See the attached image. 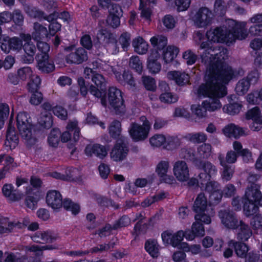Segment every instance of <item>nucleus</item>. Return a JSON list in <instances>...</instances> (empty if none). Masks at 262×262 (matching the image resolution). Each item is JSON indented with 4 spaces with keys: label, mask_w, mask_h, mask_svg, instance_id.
<instances>
[{
    "label": "nucleus",
    "mask_w": 262,
    "mask_h": 262,
    "mask_svg": "<svg viewBox=\"0 0 262 262\" xmlns=\"http://www.w3.org/2000/svg\"><path fill=\"white\" fill-rule=\"evenodd\" d=\"M246 27L247 23L245 21L237 22L233 19H228L223 27L211 29L207 32L206 37L207 42L204 41V36L202 33L196 32L194 35V40L197 44L200 45L201 49L204 50L201 57L206 54L218 66L228 65L225 62L227 57V50L218 48L215 43H231L236 39H246L248 35Z\"/></svg>",
    "instance_id": "obj_1"
},
{
    "label": "nucleus",
    "mask_w": 262,
    "mask_h": 262,
    "mask_svg": "<svg viewBox=\"0 0 262 262\" xmlns=\"http://www.w3.org/2000/svg\"><path fill=\"white\" fill-rule=\"evenodd\" d=\"M202 59L207 67L205 83L194 91L199 96L208 97L202 102V107L214 112L222 107L219 99L227 94L225 85L236 76V73L228 65L215 64L206 54L202 56Z\"/></svg>",
    "instance_id": "obj_2"
},
{
    "label": "nucleus",
    "mask_w": 262,
    "mask_h": 262,
    "mask_svg": "<svg viewBox=\"0 0 262 262\" xmlns=\"http://www.w3.org/2000/svg\"><path fill=\"white\" fill-rule=\"evenodd\" d=\"M200 169L204 171L199 173L196 184L202 189L210 193L209 202L211 204L218 203L221 200L223 194L218 189L219 185L216 182L210 181V178L216 172L215 167L211 163H205L199 166ZM195 182L194 183L195 184Z\"/></svg>",
    "instance_id": "obj_3"
},
{
    "label": "nucleus",
    "mask_w": 262,
    "mask_h": 262,
    "mask_svg": "<svg viewBox=\"0 0 262 262\" xmlns=\"http://www.w3.org/2000/svg\"><path fill=\"white\" fill-rule=\"evenodd\" d=\"M259 178L256 174L248 178L249 184L243 199L244 212L246 216L254 215L258 211L259 206H262V194L259 186L254 183Z\"/></svg>",
    "instance_id": "obj_4"
},
{
    "label": "nucleus",
    "mask_w": 262,
    "mask_h": 262,
    "mask_svg": "<svg viewBox=\"0 0 262 262\" xmlns=\"http://www.w3.org/2000/svg\"><path fill=\"white\" fill-rule=\"evenodd\" d=\"M219 217L222 225L228 229L239 228L237 238L242 241H247L252 235V231L247 225L242 221H238L235 215L227 210H221L219 212Z\"/></svg>",
    "instance_id": "obj_5"
},
{
    "label": "nucleus",
    "mask_w": 262,
    "mask_h": 262,
    "mask_svg": "<svg viewBox=\"0 0 262 262\" xmlns=\"http://www.w3.org/2000/svg\"><path fill=\"white\" fill-rule=\"evenodd\" d=\"M48 205L55 211H59L63 206L64 208L71 211L73 214H78L80 210L79 205L70 200L62 201L61 194L57 191L51 190L48 192L46 196Z\"/></svg>",
    "instance_id": "obj_6"
},
{
    "label": "nucleus",
    "mask_w": 262,
    "mask_h": 262,
    "mask_svg": "<svg viewBox=\"0 0 262 262\" xmlns=\"http://www.w3.org/2000/svg\"><path fill=\"white\" fill-rule=\"evenodd\" d=\"M4 195L10 202H16L23 199L26 195V205L27 206L33 209L37 204L38 199L30 195L32 192V189L29 185L25 187V193L16 191L14 189L12 184H5L2 188Z\"/></svg>",
    "instance_id": "obj_7"
},
{
    "label": "nucleus",
    "mask_w": 262,
    "mask_h": 262,
    "mask_svg": "<svg viewBox=\"0 0 262 262\" xmlns=\"http://www.w3.org/2000/svg\"><path fill=\"white\" fill-rule=\"evenodd\" d=\"M42 111L38 120L40 125L46 128H50L53 123L52 116L50 111L52 110L54 114L61 120H65L68 116L67 110L60 105L53 107L50 103L45 102L41 106Z\"/></svg>",
    "instance_id": "obj_8"
},
{
    "label": "nucleus",
    "mask_w": 262,
    "mask_h": 262,
    "mask_svg": "<svg viewBox=\"0 0 262 262\" xmlns=\"http://www.w3.org/2000/svg\"><path fill=\"white\" fill-rule=\"evenodd\" d=\"M101 103L104 106H107L116 114L124 113L125 106L122 97V93L119 89L111 87L108 89L107 99L106 97L101 96Z\"/></svg>",
    "instance_id": "obj_9"
},
{
    "label": "nucleus",
    "mask_w": 262,
    "mask_h": 262,
    "mask_svg": "<svg viewBox=\"0 0 262 262\" xmlns=\"http://www.w3.org/2000/svg\"><path fill=\"white\" fill-rule=\"evenodd\" d=\"M140 119L142 123H132L128 128L129 135L135 142L144 141L147 138L151 129V124L145 117L142 116Z\"/></svg>",
    "instance_id": "obj_10"
},
{
    "label": "nucleus",
    "mask_w": 262,
    "mask_h": 262,
    "mask_svg": "<svg viewBox=\"0 0 262 262\" xmlns=\"http://www.w3.org/2000/svg\"><path fill=\"white\" fill-rule=\"evenodd\" d=\"M17 126L19 133L25 140H33L32 137L33 125L30 116L25 112H20L16 118Z\"/></svg>",
    "instance_id": "obj_11"
},
{
    "label": "nucleus",
    "mask_w": 262,
    "mask_h": 262,
    "mask_svg": "<svg viewBox=\"0 0 262 262\" xmlns=\"http://www.w3.org/2000/svg\"><path fill=\"white\" fill-rule=\"evenodd\" d=\"M185 237V231L179 230L173 233L169 231H166L161 234V238L164 245H170L173 247L182 250L187 248V243L182 242L184 237Z\"/></svg>",
    "instance_id": "obj_12"
},
{
    "label": "nucleus",
    "mask_w": 262,
    "mask_h": 262,
    "mask_svg": "<svg viewBox=\"0 0 262 262\" xmlns=\"http://www.w3.org/2000/svg\"><path fill=\"white\" fill-rule=\"evenodd\" d=\"M97 38L99 42L102 44L108 52L112 54H116L119 52V48L117 45V40L114 35L105 29L98 31Z\"/></svg>",
    "instance_id": "obj_13"
},
{
    "label": "nucleus",
    "mask_w": 262,
    "mask_h": 262,
    "mask_svg": "<svg viewBox=\"0 0 262 262\" xmlns=\"http://www.w3.org/2000/svg\"><path fill=\"white\" fill-rule=\"evenodd\" d=\"M128 149L121 137L117 141L110 152V158L115 162H121L124 160L128 154Z\"/></svg>",
    "instance_id": "obj_14"
},
{
    "label": "nucleus",
    "mask_w": 262,
    "mask_h": 262,
    "mask_svg": "<svg viewBox=\"0 0 262 262\" xmlns=\"http://www.w3.org/2000/svg\"><path fill=\"white\" fill-rule=\"evenodd\" d=\"M92 80L97 88L93 85H90V93L96 98H101L105 90L106 81L104 78L101 74L93 73Z\"/></svg>",
    "instance_id": "obj_15"
},
{
    "label": "nucleus",
    "mask_w": 262,
    "mask_h": 262,
    "mask_svg": "<svg viewBox=\"0 0 262 262\" xmlns=\"http://www.w3.org/2000/svg\"><path fill=\"white\" fill-rule=\"evenodd\" d=\"M259 78V74L257 71H253L250 73L246 78L239 80L235 88V91L239 95H244L249 90L251 84L257 82Z\"/></svg>",
    "instance_id": "obj_16"
},
{
    "label": "nucleus",
    "mask_w": 262,
    "mask_h": 262,
    "mask_svg": "<svg viewBox=\"0 0 262 262\" xmlns=\"http://www.w3.org/2000/svg\"><path fill=\"white\" fill-rule=\"evenodd\" d=\"M173 173L176 179L180 182H186L190 177L189 169L187 164L184 161H176L173 166Z\"/></svg>",
    "instance_id": "obj_17"
},
{
    "label": "nucleus",
    "mask_w": 262,
    "mask_h": 262,
    "mask_svg": "<svg viewBox=\"0 0 262 262\" xmlns=\"http://www.w3.org/2000/svg\"><path fill=\"white\" fill-rule=\"evenodd\" d=\"M213 15L207 8L200 9L192 17L195 25L199 27H204L210 24Z\"/></svg>",
    "instance_id": "obj_18"
},
{
    "label": "nucleus",
    "mask_w": 262,
    "mask_h": 262,
    "mask_svg": "<svg viewBox=\"0 0 262 262\" xmlns=\"http://www.w3.org/2000/svg\"><path fill=\"white\" fill-rule=\"evenodd\" d=\"M20 37L25 41L24 50L26 55L24 60L26 63H31L34 60L36 47L31 42V36L29 34H21L20 35Z\"/></svg>",
    "instance_id": "obj_19"
},
{
    "label": "nucleus",
    "mask_w": 262,
    "mask_h": 262,
    "mask_svg": "<svg viewBox=\"0 0 262 262\" xmlns=\"http://www.w3.org/2000/svg\"><path fill=\"white\" fill-rule=\"evenodd\" d=\"M169 163L167 161H161L157 165L156 172L161 181L172 184L174 181L173 177L168 174Z\"/></svg>",
    "instance_id": "obj_20"
},
{
    "label": "nucleus",
    "mask_w": 262,
    "mask_h": 262,
    "mask_svg": "<svg viewBox=\"0 0 262 262\" xmlns=\"http://www.w3.org/2000/svg\"><path fill=\"white\" fill-rule=\"evenodd\" d=\"M84 154L88 157L94 156L103 159L107 155V149L104 146L99 144H90L85 147Z\"/></svg>",
    "instance_id": "obj_21"
},
{
    "label": "nucleus",
    "mask_w": 262,
    "mask_h": 262,
    "mask_svg": "<svg viewBox=\"0 0 262 262\" xmlns=\"http://www.w3.org/2000/svg\"><path fill=\"white\" fill-rule=\"evenodd\" d=\"M21 39V38L19 39L16 37L12 38L5 37L3 38L4 42H1V49L5 53H9L10 50L18 51L20 50L23 47Z\"/></svg>",
    "instance_id": "obj_22"
},
{
    "label": "nucleus",
    "mask_w": 262,
    "mask_h": 262,
    "mask_svg": "<svg viewBox=\"0 0 262 262\" xmlns=\"http://www.w3.org/2000/svg\"><path fill=\"white\" fill-rule=\"evenodd\" d=\"M160 58L161 54L158 51H150L147 59V69L150 73L157 74L160 71L161 65L158 61Z\"/></svg>",
    "instance_id": "obj_23"
},
{
    "label": "nucleus",
    "mask_w": 262,
    "mask_h": 262,
    "mask_svg": "<svg viewBox=\"0 0 262 262\" xmlns=\"http://www.w3.org/2000/svg\"><path fill=\"white\" fill-rule=\"evenodd\" d=\"M37 68L42 72L49 73L55 70L54 62L49 58V55H37Z\"/></svg>",
    "instance_id": "obj_24"
},
{
    "label": "nucleus",
    "mask_w": 262,
    "mask_h": 262,
    "mask_svg": "<svg viewBox=\"0 0 262 262\" xmlns=\"http://www.w3.org/2000/svg\"><path fill=\"white\" fill-rule=\"evenodd\" d=\"M66 61L69 63L79 64L88 59L86 52L82 48H78L67 55Z\"/></svg>",
    "instance_id": "obj_25"
},
{
    "label": "nucleus",
    "mask_w": 262,
    "mask_h": 262,
    "mask_svg": "<svg viewBox=\"0 0 262 262\" xmlns=\"http://www.w3.org/2000/svg\"><path fill=\"white\" fill-rule=\"evenodd\" d=\"M205 235V229L202 224L195 221L191 226V231L189 229L185 230V238L191 241L196 237L203 236Z\"/></svg>",
    "instance_id": "obj_26"
},
{
    "label": "nucleus",
    "mask_w": 262,
    "mask_h": 262,
    "mask_svg": "<svg viewBox=\"0 0 262 262\" xmlns=\"http://www.w3.org/2000/svg\"><path fill=\"white\" fill-rule=\"evenodd\" d=\"M67 131L62 133L61 140L63 142H67L71 138L70 132H73L74 140L77 141L79 136V128L77 126V121L76 120L70 121L67 126Z\"/></svg>",
    "instance_id": "obj_27"
},
{
    "label": "nucleus",
    "mask_w": 262,
    "mask_h": 262,
    "mask_svg": "<svg viewBox=\"0 0 262 262\" xmlns=\"http://www.w3.org/2000/svg\"><path fill=\"white\" fill-rule=\"evenodd\" d=\"M223 133L228 137L238 138L247 134L246 130L234 124L230 123L225 126L222 129Z\"/></svg>",
    "instance_id": "obj_28"
},
{
    "label": "nucleus",
    "mask_w": 262,
    "mask_h": 262,
    "mask_svg": "<svg viewBox=\"0 0 262 262\" xmlns=\"http://www.w3.org/2000/svg\"><path fill=\"white\" fill-rule=\"evenodd\" d=\"M32 38L39 41L45 38H49L48 30L46 27L39 22L33 24V30L32 32Z\"/></svg>",
    "instance_id": "obj_29"
},
{
    "label": "nucleus",
    "mask_w": 262,
    "mask_h": 262,
    "mask_svg": "<svg viewBox=\"0 0 262 262\" xmlns=\"http://www.w3.org/2000/svg\"><path fill=\"white\" fill-rule=\"evenodd\" d=\"M250 47L255 51V64L262 68V39L255 38L252 40L250 42Z\"/></svg>",
    "instance_id": "obj_30"
},
{
    "label": "nucleus",
    "mask_w": 262,
    "mask_h": 262,
    "mask_svg": "<svg viewBox=\"0 0 262 262\" xmlns=\"http://www.w3.org/2000/svg\"><path fill=\"white\" fill-rule=\"evenodd\" d=\"M167 76L169 79L174 80L179 85H184L189 82V76L185 73L170 71L167 73Z\"/></svg>",
    "instance_id": "obj_31"
},
{
    "label": "nucleus",
    "mask_w": 262,
    "mask_h": 262,
    "mask_svg": "<svg viewBox=\"0 0 262 262\" xmlns=\"http://www.w3.org/2000/svg\"><path fill=\"white\" fill-rule=\"evenodd\" d=\"M179 50L174 46H166L160 52L163 60L165 63L171 62L177 56Z\"/></svg>",
    "instance_id": "obj_32"
},
{
    "label": "nucleus",
    "mask_w": 262,
    "mask_h": 262,
    "mask_svg": "<svg viewBox=\"0 0 262 262\" xmlns=\"http://www.w3.org/2000/svg\"><path fill=\"white\" fill-rule=\"evenodd\" d=\"M18 143V138L16 134L15 128L9 125L7 130L5 145L10 149H13L17 146Z\"/></svg>",
    "instance_id": "obj_33"
},
{
    "label": "nucleus",
    "mask_w": 262,
    "mask_h": 262,
    "mask_svg": "<svg viewBox=\"0 0 262 262\" xmlns=\"http://www.w3.org/2000/svg\"><path fill=\"white\" fill-rule=\"evenodd\" d=\"M233 148L237 154L242 156L243 161L248 163L252 161V154L247 148H243L242 144L238 141L233 143Z\"/></svg>",
    "instance_id": "obj_34"
},
{
    "label": "nucleus",
    "mask_w": 262,
    "mask_h": 262,
    "mask_svg": "<svg viewBox=\"0 0 262 262\" xmlns=\"http://www.w3.org/2000/svg\"><path fill=\"white\" fill-rule=\"evenodd\" d=\"M132 45L134 51L139 54H145L148 50V44L142 37L140 36L133 39Z\"/></svg>",
    "instance_id": "obj_35"
},
{
    "label": "nucleus",
    "mask_w": 262,
    "mask_h": 262,
    "mask_svg": "<svg viewBox=\"0 0 262 262\" xmlns=\"http://www.w3.org/2000/svg\"><path fill=\"white\" fill-rule=\"evenodd\" d=\"M150 42L154 49L151 51H157L159 53L167 44V38L163 35H155L150 39Z\"/></svg>",
    "instance_id": "obj_36"
},
{
    "label": "nucleus",
    "mask_w": 262,
    "mask_h": 262,
    "mask_svg": "<svg viewBox=\"0 0 262 262\" xmlns=\"http://www.w3.org/2000/svg\"><path fill=\"white\" fill-rule=\"evenodd\" d=\"M139 9L141 10V16L147 20H149L151 15V4H155L156 0H139Z\"/></svg>",
    "instance_id": "obj_37"
},
{
    "label": "nucleus",
    "mask_w": 262,
    "mask_h": 262,
    "mask_svg": "<svg viewBox=\"0 0 262 262\" xmlns=\"http://www.w3.org/2000/svg\"><path fill=\"white\" fill-rule=\"evenodd\" d=\"M212 208L208 205L207 201L204 194L200 193L195 199L193 209L195 212L205 211L206 209Z\"/></svg>",
    "instance_id": "obj_38"
},
{
    "label": "nucleus",
    "mask_w": 262,
    "mask_h": 262,
    "mask_svg": "<svg viewBox=\"0 0 262 262\" xmlns=\"http://www.w3.org/2000/svg\"><path fill=\"white\" fill-rule=\"evenodd\" d=\"M195 215L196 221L202 222L206 224H209L211 222V217L214 215V211L212 208L206 209L205 211L198 212Z\"/></svg>",
    "instance_id": "obj_39"
},
{
    "label": "nucleus",
    "mask_w": 262,
    "mask_h": 262,
    "mask_svg": "<svg viewBox=\"0 0 262 262\" xmlns=\"http://www.w3.org/2000/svg\"><path fill=\"white\" fill-rule=\"evenodd\" d=\"M145 249L153 258H157L159 255L160 246L155 239L147 241L145 244Z\"/></svg>",
    "instance_id": "obj_40"
},
{
    "label": "nucleus",
    "mask_w": 262,
    "mask_h": 262,
    "mask_svg": "<svg viewBox=\"0 0 262 262\" xmlns=\"http://www.w3.org/2000/svg\"><path fill=\"white\" fill-rule=\"evenodd\" d=\"M228 246L234 247L236 255L240 257H245L249 250V248L245 244L236 242L231 240L229 242Z\"/></svg>",
    "instance_id": "obj_41"
},
{
    "label": "nucleus",
    "mask_w": 262,
    "mask_h": 262,
    "mask_svg": "<svg viewBox=\"0 0 262 262\" xmlns=\"http://www.w3.org/2000/svg\"><path fill=\"white\" fill-rule=\"evenodd\" d=\"M26 12L30 17L39 20L44 19L47 20L48 21L50 22L54 19V18L52 17V15H50L46 17L43 12L35 7H28L26 10Z\"/></svg>",
    "instance_id": "obj_42"
},
{
    "label": "nucleus",
    "mask_w": 262,
    "mask_h": 262,
    "mask_svg": "<svg viewBox=\"0 0 262 262\" xmlns=\"http://www.w3.org/2000/svg\"><path fill=\"white\" fill-rule=\"evenodd\" d=\"M33 241L36 243L50 242L55 239L50 231H39L32 237Z\"/></svg>",
    "instance_id": "obj_43"
},
{
    "label": "nucleus",
    "mask_w": 262,
    "mask_h": 262,
    "mask_svg": "<svg viewBox=\"0 0 262 262\" xmlns=\"http://www.w3.org/2000/svg\"><path fill=\"white\" fill-rule=\"evenodd\" d=\"M180 157L182 158L186 159L187 160L192 161L195 162V166L198 167V168L199 169L200 172L204 173V171H202L200 168H199V166L201 164H203L205 163H209L208 161H205L203 162H199L197 161V157L196 155H195L193 152H192V150L190 149H183L181 151L180 153Z\"/></svg>",
    "instance_id": "obj_44"
},
{
    "label": "nucleus",
    "mask_w": 262,
    "mask_h": 262,
    "mask_svg": "<svg viewBox=\"0 0 262 262\" xmlns=\"http://www.w3.org/2000/svg\"><path fill=\"white\" fill-rule=\"evenodd\" d=\"M246 118L248 119H251L252 121L254 120H258V122H257V126L255 127V126L252 127V128L254 129H259L261 127L262 123V116L260 114V112L258 107H255L249 110L246 114Z\"/></svg>",
    "instance_id": "obj_45"
},
{
    "label": "nucleus",
    "mask_w": 262,
    "mask_h": 262,
    "mask_svg": "<svg viewBox=\"0 0 262 262\" xmlns=\"http://www.w3.org/2000/svg\"><path fill=\"white\" fill-rule=\"evenodd\" d=\"M185 138L194 143H204L207 140V135L202 132L188 134L185 135Z\"/></svg>",
    "instance_id": "obj_46"
},
{
    "label": "nucleus",
    "mask_w": 262,
    "mask_h": 262,
    "mask_svg": "<svg viewBox=\"0 0 262 262\" xmlns=\"http://www.w3.org/2000/svg\"><path fill=\"white\" fill-rule=\"evenodd\" d=\"M242 105L239 102L231 103L225 105L223 107V111L229 115H234L238 114L241 111Z\"/></svg>",
    "instance_id": "obj_47"
},
{
    "label": "nucleus",
    "mask_w": 262,
    "mask_h": 262,
    "mask_svg": "<svg viewBox=\"0 0 262 262\" xmlns=\"http://www.w3.org/2000/svg\"><path fill=\"white\" fill-rule=\"evenodd\" d=\"M211 146L208 143H205L201 146L198 149V152L196 155L197 161L200 159H204L207 158L211 153Z\"/></svg>",
    "instance_id": "obj_48"
},
{
    "label": "nucleus",
    "mask_w": 262,
    "mask_h": 262,
    "mask_svg": "<svg viewBox=\"0 0 262 262\" xmlns=\"http://www.w3.org/2000/svg\"><path fill=\"white\" fill-rule=\"evenodd\" d=\"M247 101L252 104H258L262 102V87L259 91L249 94L247 98Z\"/></svg>",
    "instance_id": "obj_49"
},
{
    "label": "nucleus",
    "mask_w": 262,
    "mask_h": 262,
    "mask_svg": "<svg viewBox=\"0 0 262 262\" xmlns=\"http://www.w3.org/2000/svg\"><path fill=\"white\" fill-rule=\"evenodd\" d=\"M165 136L163 134H155L151 136L149 140L150 145L152 147H164L165 142Z\"/></svg>",
    "instance_id": "obj_50"
},
{
    "label": "nucleus",
    "mask_w": 262,
    "mask_h": 262,
    "mask_svg": "<svg viewBox=\"0 0 262 262\" xmlns=\"http://www.w3.org/2000/svg\"><path fill=\"white\" fill-rule=\"evenodd\" d=\"M60 136V132L58 129H53L50 133L48 142L49 145L53 147H56L59 142V136Z\"/></svg>",
    "instance_id": "obj_51"
},
{
    "label": "nucleus",
    "mask_w": 262,
    "mask_h": 262,
    "mask_svg": "<svg viewBox=\"0 0 262 262\" xmlns=\"http://www.w3.org/2000/svg\"><path fill=\"white\" fill-rule=\"evenodd\" d=\"M121 125L118 121H113L109 127V133L113 138L119 137L121 135Z\"/></svg>",
    "instance_id": "obj_52"
},
{
    "label": "nucleus",
    "mask_w": 262,
    "mask_h": 262,
    "mask_svg": "<svg viewBox=\"0 0 262 262\" xmlns=\"http://www.w3.org/2000/svg\"><path fill=\"white\" fill-rule=\"evenodd\" d=\"M9 114V107L6 103H0V129L4 125Z\"/></svg>",
    "instance_id": "obj_53"
},
{
    "label": "nucleus",
    "mask_w": 262,
    "mask_h": 262,
    "mask_svg": "<svg viewBox=\"0 0 262 262\" xmlns=\"http://www.w3.org/2000/svg\"><path fill=\"white\" fill-rule=\"evenodd\" d=\"M220 161L221 164L224 167V171L222 174V179L225 181H229L231 179L233 173V169L231 167H228L226 165V162L220 157Z\"/></svg>",
    "instance_id": "obj_54"
},
{
    "label": "nucleus",
    "mask_w": 262,
    "mask_h": 262,
    "mask_svg": "<svg viewBox=\"0 0 262 262\" xmlns=\"http://www.w3.org/2000/svg\"><path fill=\"white\" fill-rule=\"evenodd\" d=\"M30 78V80L28 84L29 91L33 92L35 91H38L41 82L40 78L38 76L33 74Z\"/></svg>",
    "instance_id": "obj_55"
},
{
    "label": "nucleus",
    "mask_w": 262,
    "mask_h": 262,
    "mask_svg": "<svg viewBox=\"0 0 262 262\" xmlns=\"http://www.w3.org/2000/svg\"><path fill=\"white\" fill-rule=\"evenodd\" d=\"M115 76L118 80L122 82L126 83L130 86H134V81L133 80L132 75L128 72H124L122 75L119 73H115Z\"/></svg>",
    "instance_id": "obj_56"
},
{
    "label": "nucleus",
    "mask_w": 262,
    "mask_h": 262,
    "mask_svg": "<svg viewBox=\"0 0 262 262\" xmlns=\"http://www.w3.org/2000/svg\"><path fill=\"white\" fill-rule=\"evenodd\" d=\"M159 99L162 102L166 103H172L176 102L178 100V97L171 93L166 92L162 94Z\"/></svg>",
    "instance_id": "obj_57"
},
{
    "label": "nucleus",
    "mask_w": 262,
    "mask_h": 262,
    "mask_svg": "<svg viewBox=\"0 0 262 262\" xmlns=\"http://www.w3.org/2000/svg\"><path fill=\"white\" fill-rule=\"evenodd\" d=\"M33 75V72L31 69L29 67H25L20 68L17 71V75L21 80H25L30 79Z\"/></svg>",
    "instance_id": "obj_58"
},
{
    "label": "nucleus",
    "mask_w": 262,
    "mask_h": 262,
    "mask_svg": "<svg viewBox=\"0 0 262 262\" xmlns=\"http://www.w3.org/2000/svg\"><path fill=\"white\" fill-rule=\"evenodd\" d=\"M170 2L171 0H165ZM191 0H174V4L176 9L179 12L186 11L189 7Z\"/></svg>",
    "instance_id": "obj_59"
},
{
    "label": "nucleus",
    "mask_w": 262,
    "mask_h": 262,
    "mask_svg": "<svg viewBox=\"0 0 262 262\" xmlns=\"http://www.w3.org/2000/svg\"><path fill=\"white\" fill-rule=\"evenodd\" d=\"M80 171L77 168H67L65 170V177L67 181H73L77 179L79 176Z\"/></svg>",
    "instance_id": "obj_60"
},
{
    "label": "nucleus",
    "mask_w": 262,
    "mask_h": 262,
    "mask_svg": "<svg viewBox=\"0 0 262 262\" xmlns=\"http://www.w3.org/2000/svg\"><path fill=\"white\" fill-rule=\"evenodd\" d=\"M183 58L188 65H192L196 61L198 56L192 51L188 50L184 52Z\"/></svg>",
    "instance_id": "obj_61"
},
{
    "label": "nucleus",
    "mask_w": 262,
    "mask_h": 262,
    "mask_svg": "<svg viewBox=\"0 0 262 262\" xmlns=\"http://www.w3.org/2000/svg\"><path fill=\"white\" fill-rule=\"evenodd\" d=\"M130 67L135 69L137 72L141 73L142 70V63L137 56H133L130 57L129 62Z\"/></svg>",
    "instance_id": "obj_62"
},
{
    "label": "nucleus",
    "mask_w": 262,
    "mask_h": 262,
    "mask_svg": "<svg viewBox=\"0 0 262 262\" xmlns=\"http://www.w3.org/2000/svg\"><path fill=\"white\" fill-rule=\"evenodd\" d=\"M143 83L147 90L155 91L156 89V84L154 78L149 76H143L142 77Z\"/></svg>",
    "instance_id": "obj_63"
},
{
    "label": "nucleus",
    "mask_w": 262,
    "mask_h": 262,
    "mask_svg": "<svg viewBox=\"0 0 262 262\" xmlns=\"http://www.w3.org/2000/svg\"><path fill=\"white\" fill-rule=\"evenodd\" d=\"M227 9V6L222 0H215L214 5V11L215 13L219 15L224 14Z\"/></svg>",
    "instance_id": "obj_64"
}]
</instances>
